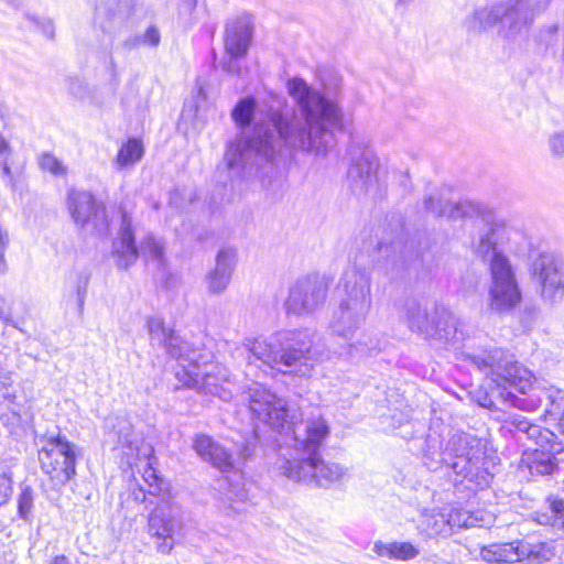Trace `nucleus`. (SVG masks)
<instances>
[{
  "label": "nucleus",
  "instance_id": "obj_37",
  "mask_svg": "<svg viewBox=\"0 0 564 564\" xmlns=\"http://www.w3.org/2000/svg\"><path fill=\"white\" fill-rule=\"evenodd\" d=\"M33 490L30 486H21V492L18 497V513L20 518L26 520L33 508Z\"/></svg>",
  "mask_w": 564,
  "mask_h": 564
},
{
  "label": "nucleus",
  "instance_id": "obj_46",
  "mask_svg": "<svg viewBox=\"0 0 564 564\" xmlns=\"http://www.w3.org/2000/svg\"><path fill=\"white\" fill-rule=\"evenodd\" d=\"M0 322L3 324L12 323V311L6 299L0 295Z\"/></svg>",
  "mask_w": 564,
  "mask_h": 564
},
{
  "label": "nucleus",
  "instance_id": "obj_26",
  "mask_svg": "<svg viewBox=\"0 0 564 564\" xmlns=\"http://www.w3.org/2000/svg\"><path fill=\"white\" fill-rule=\"evenodd\" d=\"M372 551L379 557L403 562L414 560L421 553L420 545L409 541H377L373 544Z\"/></svg>",
  "mask_w": 564,
  "mask_h": 564
},
{
  "label": "nucleus",
  "instance_id": "obj_45",
  "mask_svg": "<svg viewBox=\"0 0 564 564\" xmlns=\"http://www.w3.org/2000/svg\"><path fill=\"white\" fill-rule=\"evenodd\" d=\"M257 438V433L256 431H253L252 433V440L251 438H248L246 440L241 446L238 448V452H239V458L241 460H246L248 457H250L253 453V448H254V440Z\"/></svg>",
  "mask_w": 564,
  "mask_h": 564
},
{
  "label": "nucleus",
  "instance_id": "obj_2",
  "mask_svg": "<svg viewBox=\"0 0 564 564\" xmlns=\"http://www.w3.org/2000/svg\"><path fill=\"white\" fill-rule=\"evenodd\" d=\"M251 413L272 430L283 434L284 445L293 449L291 458H281L276 467L286 478L328 487L343 480L347 469L336 463L321 459L318 449L329 434V426L317 408L303 412L289 405L259 382L248 391Z\"/></svg>",
  "mask_w": 564,
  "mask_h": 564
},
{
  "label": "nucleus",
  "instance_id": "obj_6",
  "mask_svg": "<svg viewBox=\"0 0 564 564\" xmlns=\"http://www.w3.org/2000/svg\"><path fill=\"white\" fill-rule=\"evenodd\" d=\"M549 0H507L476 9L465 19V26L474 33L488 31L497 23L506 36L514 35L528 28L547 9Z\"/></svg>",
  "mask_w": 564,
  "mask_h": 564
},
{
  "label": "nucleus",
  "instance_id": "obj_33",
  "mask_svg": "<svg viewBox=\"0 0 564 564\" xmlns=\"http://www.w3.org/2000/svg\"><path fill=\"white\" fill-rule=\"evenodd\" d=\"M521 561L528 560L531 564H543L549 562L554 553L545 543L529 544L521 542Z\"/></svg>",
  "mask_w": 564,
  "mask_h": 564
},
{
  "label": "nucleus",
  "instance_id": "obj_57",
  "mask_svg": "<svg viewBox=\"0 0 564 564\" xmlns=\"http://www.w3.org/2000/svg\"><path fill=\"white\" fill-rule=\"evenodd\" d=\"M557 427H558V431L564 435V410H563L562 415L558 419Z\"/></svg>",
  "mask_w": 564,
  "mask_h": 564
},
{
  "label": "nucleus",
  "instance_id": "obj_58",
  "mask_svg": "<svg viewBox=\"0 0 564 564\" xmlns=\"http://www.w3.org/2000/svg\"><path fill=\"white\" fill-rule=\"evenodd\" d=\"M184 3L188 4L189 7H194L196 3V0H182Z\"/></svg>",
  "mask_w": 564,
  "mask_h": 564
},
{
  "label": "nucleus",
  "instance_id": "obj_42",
  "mask_svg": "<svg viewBox=\"0 0 564 564\" xmlns=\"http://www.w3.org/2000/svg\"><path fill=\"white\" fill-rule=\"evenodd\" d=\"M552 524L564 530V500H555L551 503Z\"/></svg>",
  "mask_w": 564,
  "mask_h": 564
},
{
  "label": "nucleus",
  "instance_id": "obj_61",
  "mask_svg": "<svg viewBox=\"0 0 564 564\" xmlns=\"http://www.w3.org/2000/svg\"><path fill=\"white\" fill-rule=\"evenodd\" d=\"M4 106L0 104V116L4 115Z\"/></svg>",
  "mask_w": 564,
  "mask_h": 564
},
{
  "label": "nucleus",
  "instance_id": "obj_22",
  "mask_svg": "<svg viewBox=\"0 0 564 564\" xmlns=\"http://www.w3.org/2000/svg\"><path fill=\"white\" fill-rule=\"evenodd\" d=\"M426 210L436 214L437 216L447 217L449 219L471 218L473 221L477 218L487 217L488 214L482 213V207L470 200L459 202H443L434 196H429L424 200Z\"/></svg>",
  "mask_w": 564,
  "mask_h": 564
},
{
  "label": "nucleus",
  "instance_id": "obj_12",
  "mask_svg": "<svg viewBox=\"0 0 564 564\" xmlns=\"http://www.w3.org/2000/svg\"><path fill=\"white\" fill-rule=\"evenodd\" d=\"M531 270L542 301L560 303L564 299V261L552 253H541L532 262Z\"/></svg>",
  "mask_w": 564,
  "mask_h": 564
},
{
  "label": "nucleus",
  "instance_id": "obj_60",
  "mask_svg": "<svg viewBox=\"0 0 564 564\" xmlns=\"http://www.w3.org/2000/svg\"><path fill=\"white\" fill-rule=\"evenodd\" d=\"M198 95L202 96L203 98H205L204 90H203L202 86L198 87Z\"/></svg>",
  "mask_w": 564,
  "mask_h": 564
},
{
  "label": "nucleus",
  "instance_id": "obj_54",
  "mask_svg": "<svg viewBox=\"0 0 564 564\" xmlns=\"http://www.w3.org/2000/svg\"><path fill=\"white\" fill-rule=\"evenodd\" d=\"M11 382H12V379H11L10 372L0 373V386L6 387V386L11 384Z\"/></svg>",
  "mask_w": 564,
  "mask_h": 564
},
{
  "label": "nucleus",
  "instance_id": "obj_31",
  "mask_svg": "<svg viewBox=\"0 0 564 564\" xmlns=\"http://www.w3.org/2000/svg\"><path fill=\"white\" fill-rule=\"evenodd\" d=\"M150 454L151 451L145 452L143 455L145 458H148L147 465L144 467L142 477L143 480L149 486V494L152 496H160L161 500L169 499V486L164 479H162L158 474L154 467L152 466V463L150 462Z\"/></svg>",
  "mask_w": 564,
  "mask_h": 564
},
{
  "label": "nucleus",
  "instance_id": "obj_20",
  "mask_svg": "<svg viewBox=\"0 0 564 564\" xmlns=\"http://www.w3.org/2000/svg\"><path fill=\"white\" fill-rule=\"evenodd\" d=\"M509 431L527 435L529 440H533L539 447L547 449L551 454H561L564 446L558 442L557 436L550 430L540 425L530 423L522 415H512L507 420Z\"/></svg>",
  "mask_w": 564,
  "mask_h": 564
},
{
  "label": "nucleus",
  "instance_id": "obj_7",
  "mask_svg": "<svg viewBox=\"0 0 564 564\" xmlns=\"http://www.w3.org/2000/svg\"><path fill=\"white\" fill-rule=\"evenodd\" d=\"M207 355L192 348L177 364L175 376L183 386L198 389L206 394L217 395L224 401L232 398L228 369L219 364H210Z\"/></svg>",
  "mask_w": 564,
  "mask_h": 564
},
{
  "label": "nucleus",
  "instance_id": "obj_9",
  "mask_svg": "<svg viewBox=\"0 0 564 564\" xmlns=\"http://www.w3.org/2000/svg\"><path fill=\"white\" fill-rule=\"evenodd\" d=\"M42 470L56 486L65 485L76 474L74 445L64 436L51 437L39 452Z\"/></svg>",
  "mask_w": 564,
  "mask_h": 564
},
{
  "label": "nucleus",
  "instance_id": "obj_19",
  "mask_svg": "<svg viewBox=\"0 0 564 564\" xmlns=\"http://www.w3.org/2000/svg\"><path fill=\"white\" fill-rule=\"evenodd\" d=\"M252 39V21L248 14L239 15L226 24L224 46L231 58L243 57Z\"/></svg>",
  "mask_w": 564,
  "mask_h": 564
},
{
  "label": "nucleus",
  "instance_id": "obj_25",
  "mask_svg": "<svg viewBox=\"0 0 564 564\" xmlns=\"http://www.w3.org/2000/svg\"><path fill=\"white\" fill-rule=\"evenodd\" d=\"M247 491L240 484H232L228 478L220 482L219 503L221 510L230 514H239L247 510Z\"/></svg>",
  "mask_w": 564,
  "mask_h": 564
},
{
  "label": "nucleus",
  "instance_id": "obj_53",
  "mask_svg": "<svg viewBox=\"0 0 564 564\" xmlns=\"http://www.w3.org/2000/svg\"><path fill=\"white\" fill-rule=\"evenodd\" d=\"M47 564H70V561L65 555H56Z\"/></svg>",
  "mask_w": 564,
  "mask_h": 564
},
{
  "label": "nucleus",
  "instance_id": "obj_56",
  "mask_svg": "<svg viewBox=\"0 0 564 564\" xmlns=\"http://www.w3.org/2000/svg\"><path fill=\"white\" fill-rule=\"evenodd\" d=\"M413 0H397L395 2V8L399 9V8H404L406 6H409Z\"/></svg>",
  "mask_w": 564,
  "mask_h": 564
},
{
  "label": "nucleus",
  "instance_id": "obj_1",
  "mask_svg": "<svg viewBox=\"0 0 564 564\" xmlns=\"http://www.w3.org/2000/svg\"><path fill=\"white\" fill-rule=\"evenodd\" d=\"M288 91L294 100L291 115L274 111L268 123L257 124L251 134L228 145L224 160L230 175L239 174L248 164L272 162L283 149L326 153L332 129L341 123L339 108L301 78L290 79Z\"/></svg>",
  "mask_w": 564,
  "mask_h": 564
},
{
  "label": "nucleus",
  "instance_id": "obj_32",
  "mask_svg": "<svg viewBox=\"0 0 564 564\" xmlns=\"http://www.w3.org/2000/svg\"><path fill=\"white\" fill-rule=\"evenodd\" d=\"M556 455L557 454H551L543 447L534 449V458L529 463L531 475H552L557 468Z\"/></svg>",
  "mask_w": 564,
  "mask_h": 564
},
{
  "label": "nucleus",
  "instance_id": "obj_11",
  "mask_svg": "<svg viewBox=\"0 0 564 564\" xmlns=\"http://www.w3.org/2000/svg\"><path fill=\"white\" fill-rule=\"evenodd\" d=\"M489 306L496 312L512 310L521 301V292L509 259H498L491 264Z\"/></svg>",
  "mask_w": 564,
  "mask_h": 564
},
{
  "label": "nucleus",
  "instance_id": "obj_14",
  "mask_svg": "<svg viewBox=\"0 0 564 564\" xmlns=\"http://www.w3.org/2000/svg\"><path fill=\"white\" fill-rule=\"evenodd\" d=\"M347 177L356 194H367L377 184L378 159L361 143L352 141L347 149Z\"/></svg>",
  "mask_w": 564,
  "mask_h": 564
},
{
  "label": "nucleus",
  "instance_id": "obj_15",
  "mask_svg": "<svg viewBox=\"0 0 564 564\" xmlns=\"http://www.w3.org/2000/svg\"><path fill=\"white\" fill-rule=\"evenodd\" d=\"M327 296V284L317 274L303 276L290 288L285 303L288 312L304 315L322 306Z\"/></svg>",
  "mask_w": 564,
  "mask_h": 564
},
{
  "label": "nucleus",
  "instance_id": "obj_50",
  "mask_svg": "<svg viewBox=\"0 0 564 564\" xmlns=\"http://www.w3.org/2000/svg\"><path fill=\"white\" fill-rule=\"evenodd\" d=\"M1 176L7 184L11 183V169L8 163V158L0 160Z\"/></svg>",
  "mask_w": 564,
  "mask_h": 564
},
{
  "label": "nucleus",
  "instance_id": "obj_5",
  "mask_svg": "<svg viewBox=\"0 0 564 564\" xmlns=\"http://www.w3.org/2000/svg\"><path fill=\"white\" fill-rule=\"evenodd\" d=\"M338 290L340 299L329 327L333 334L349 339L365 323L370 311L371 276L366 270L352 267L343 274Z\"/></svg>",
  "mask_w": 564,
  "mask_h": 564
},
{
  "label": "nucleus",
  "instance_id": "obj_10",
  "mask_svg": "<svg viewBox=\"0 0 564 564\" xmlns=\"http://www.w3.org/2000/svg\"><path fill=\"white\" fill-rule=\"evenodd\" d=\"M181 508L170 499L161 500L150 513L148 532L155 539V549L161 554H170L175 545L174 535L182 530Z\"/></svg>",
  "mask_w": 564,
  "mask_h": 564
},
{
  "label": "nucleus",
  "instance_id": "obj_30",
  "mask_svg": "<svg viewBox=\"0 0 564 564\" xmlns=\"http://www.w3.org/2000/svg\"><path fill=\"white\" fill-rule=\"evenodd\" d=\"M143 153L144 149L142 142L135 138H131L121 145L113 160V164L118 170H124L137 164L142 159Z\"/></svg>",
  "mask_w": 564,
  "mask_h": 564
},
{
  "label": "nucleus",
  "instance_id": "obj_16",
  "mask_svg": "<svg viewBox=\"0 0 564 564\" xmlns=\"http://www.w3.org/2000/svg\"><path fill=\"white\" fill-rule=\"evenodd\" d=\"M474 228L471 251L478 259L488 262L489 269L494 261L508 259L501 250L505 227L495 221L490 214L474 220Z\"/></svg>",
  "mask_w": 564,
  "mask_h": 564
},
{
  "label": "nucleus",
  "instance_id": "obj_17",
  "mask_svg": "<svg viewBox=\"0 0 564 564\" xmlns=\"http://www.w3.org/2000/svg\"><path fill=\"white\" fill-rule=\"evenodd\" d=\"M147 329L151 345L164 347L166 352L178 364L193 348L187 341L181 338L172 328H169L163 318L155 315L147 318Z\"/></svg>",
  "mask_w": 564,
  "mask_h": 564
},
{
  "label": "nucleus",
  "instance_id": "obj_38",
  "mask_svg": "<svg viewBox=\"0 0 564 564\" xmlns=\"http://www.w3.org/2000/svg\"><path fill=\"white\" fill-rule=\"evenodd\" d=\"M40 165L44 171H47L54 175H64L66 167L56 156L44 153L40 159Z\"/></svg>",
  "mask_w": 564,
  "mask_h": 564
},
{
  "label": "nucleus",
  "instance_id": "obj_48",
  "mask_svg": "<svg viewBox=\"0 0 564 564\" xmlns=\"http://www.w3.org/2000/svg\"><path fill=\"white\" fill-rule=\"evenodd\" d=\"M547 399L551 402L552 406H557L560 405V402L564 401V391L551 388L547 391Z\"/></svg>",
  "mask_w": 564,
  "mask_h": 564
},
{
  "label": "nucleus",
  "instance_id": "obj_23",
  "mask_svg": "<svg viewBox=\"0 0 564 564\" xmlns=\"http://www.w3.org/2000/svg\"><path fill=\"white\" fill-rule=\"evenodd\" d=\"M139 252L140 248L135 245L131 218L124 213L122 215L118 237L112 245V254L115 257L116 264L121 269L129 268L138 259Z\"/></svg>",
  "mask_w": 564,
  "mask_h": 564
},
{
  "label": "nucleus",
  "instance_id": "obj_44",
  "mask_svg": "<svg viewBox=\"0 0 564 564\" xmlns=\"http://www.w3.org/2000/svg\"><path fill=\"white\" fill-rule=\"evenodd\" d=\"M140 36H141V42L149 46L155 47L160 43V33H159L158 29H155L154 26H150L144 32V34L140 35Z\"/></svg>",
  "mask_w": 564,
  "mask_h": 564
},
{
  "label": "nucleus",
  "instance_id": "obj_34",
  "mask_svg": "<svg viewBox=\"0 0 564 564\" xmlns=\"http://www.w3.org/2000/svg\"><path fill=\"white\" fill-rule=\"evenodd\" d=\"M256 100L252 97L242 98L231 111V117L241 127L250 124L253 119Z\"/></svg>",
  "mask_w": 564,
  "mask_h": 564
},
{
  "label": "nucleus",
  "instance_id": "obj_62",
  "mask_svg": "<svg viewBox=\"0 0 564 564\" xmlns=\"http://www.w3.org/2000/svg\"><path fill=\"white\" fill-rule=\"evenodd\" d=\"M551 1H552V0H549V1H547V7L550 6Z\"/></svg>",
  "mask_w": 564,
  "mask_h": 564
},
{
  "label": "nucleus",
  "instance_id": "obj_29",
  "mask_svg": "<svg viewBox=\"0 0 564 564\" xmlns=\"http://www.w3.org/2000/svg\"><path fill=\"white\" fill-rule=\"evenodd\" d=\"M422 525L429 535H449L455 525L468 527V523H457L453 514L446 518L443 513H431L424 516Z\"/></svg>",
  "mask_w": 564,
  "mask_h": 564
},
{
  "label": "nucleus",
  "instance_id": "obj_21",
  "mask_svg": "<svg viewBox=\"0 0 564 564\" xmlns=\"http://www.w3.org/2000/svg\"><path fill=\"white\" fill-rule=\"evenodd\" d=\"M237 253L232 248H224L216 256L215 268L205 276L207 290L210 294L224 293L230 284L236 267Z\"/></svg>",
  "mask_w": 564,
  "mask_h": 564
},
{
  "label": "nucleus",
  "instance_id": "obj_3",
  "mask_svg": "<svg viewBox=\"0 0 564 564\" xmlns=\"http://www.w3.org/2000/svg\"><path fill=\"white\" fill-rule=\"evenodd\" d=\"M315 334L307 328L284 329L270 338H256L243 344L247 377H257L258 370H275L283 375L306 378L318 360L319 349L314 346Z\"/></svg>",
  "mask_w": 564,
  "mask_h": 564
},
{
  "label": "nucleus",
  "instance_id": "obj_59",
  "mask_svg": "<svg viewBox=\"0 0 564 564\" xmlns=\"http://www.w3.org/2000/svg\"><path fill=\"white\" fill-rule=\"evenodd\" d=\"M507 397H511V394H510V393H507ZM511 402H512L514 405L520 406V404H518V403H517V398H516V397H513V395H512V400H511Z\"/></svg>",
  "mask_w": 564,
  "mask_h": 564
},
{
  "label": "nucleus",
  "instance_id": "obj_27",
  "mask_svg": "<svg viewBox=\"0 0 564 564\" xmlns=\"http://www.w3.org/2000/svg\"><path fill=\"white\" fill-rule=\"evenodd\" d=\"M521 542L495 543L480 550V557L488 563L513 564L521 561Z\"/></svg>",
  "mask_w": 564,
  "mask_h": 564
},
{
  "label": "nucleus",
  "instance_id": "obj_28",
  "mask_svg": "<svg viewBox=\"0 0 564 564\" xmlns=\"http://www.w3.org/2000/svg\"><path fill=\"white\" fill-rule=\"evenodd\" d=\"M458 324L457 317L444 306L435 308V329L434 337L445 340H458Z\"/></svg>",
  "mask_w": 564,
  "mask_h": 564
},
{
  "label": "nucleus",
  "instance_id": "obj_18",
  "mask_svg": "<svg viewBox=\"0 0 564 564\" xmlns=\"http://www.w3.org/2000/svg\"><path fill=\"white\" fill-rule=\"evenodd\" d=\"M435 308L438 306L430 305L426 301L410 297L406 299L402 307V319L410 330L434 337L435 329Z\"/></svg>",
  "mask_w": 564,
  "mask_h": 564
},
{
  "label": "nucleus",
  "instance_id": "obj_47",
  "mask_svg": "<svg viewBox=\"0 0 564 564\" xmlns=\"http://www.w3.org/2000/svg\"><path fill=\"white\" fill-rule=\"evenodd\" d=\"M68 89L76 97H83L86 91V86L78 78H70L68 83Z\"/></svg>",
  "mask_w": 564,
  "mask_h": 564
},
{
  "label": "nucleus",
  "instance_id": "obj_4",
  "mask_svg": "<svg viewBox=\"0 0 564 564\" xmlns=\"http://www.w3.org/2000/svg\"><path fill=\"white\" fill-rule=\"evenodd\" d=\"M424 464L432 470L447 465L457 475L465 477L477 476L481 470L488 471L495 465L488 443L464 432L455 433L445 449L441 448L436 437L430 435L426 440Z\"/></svg>",
  "mask_w": 564,
  "mask_h": 564
},
{
  "label": "nucleus",
  "instance_id": "obj_51",
  "mask_svg": "<svg viewBox=\"0 0 564 564\" xmlns=\"http://www.w3.org/2000/svg\"><path fill=\"white\" fill-rule=\"evenodd\" d=\"M140 44H142V42H141V36H140V35H132V36H129V37L123 42V46H124L127 50H133V48L138 47Z\"/></svg>",
  "mask_w": 564,
  "mask_h": 564
},
{
  "label": "nucleus",
  "instance_id": "obj_55",
  "mask_svg": "<svg viewBox=\"0 0 564 564\" xmlns=\"http://www.w3.org/2000/svg\"><path fill=\"white\" fill-rule=\"evenodd\" d=\"M350 347H351V348H354V349L356 350V352H358V354H364V352H366L367 350H370V348H365V347H362V346H361V344H359V343H358V344H355V345H351Z\"/></svg>",
  "mask_w": 564,
  "mask_h": 564
},
{
  "label": "nucleus",
  "instance_id": "obj_8",
  "mask_svg": "<svg viewBox=\"0 0 564 564\" xmlns=\"http://www.w3.org/2000/svg\"><path fill=\"white\" fill-rule=\"evenodd\" d=\"M470 361L497 388L511 387L520 393H527L534 380L533 373L528 368L502 349H492L471 356Z\"/></svg>",
  "mask_w": 564,
  "mask_h": 564
},
{
  "label": "nucleus",
  "instance_id": "obj_39",
  "mask_svg": "<svg viewBox=\"0 0 564 564\" xmlns=\"http://www.w3.org/2000/svg\"><path fill=\"white\" fill-rule=\"evenodd\" d=\"M90 281V274L87 271H82L78 273L75 288H76V294H77V304L79 310H83L86 294H87V288Z\"/></svg>",
  "mask_w": 564,
  "mask_h": 564
},
{
  "label": "nucleus",
  "instance_id": "obj_35",
  "mask_svg": "<svg viewBox=\"0 0 564 564\" xmlns=\"http://www.w3.org/2000/svg\"><path fill=\"white\" fill-rule=\"evenodd\" d=\"M117 434H118V444L122 447H127L129 449L127 455L133 453V451H139L137 446V438L133 437L132 425L129 421L121 419L117 424Z\"/></svg>",
  "mask_w": 564,
  "mask_h": 564
},
{
  "label": "nucleus",
  "instance_id": "obj_43",
  "mask_svg": "<svg viewBox=\"0 0 564 564\" xmlns=\"http://www.w3.org/2000/svg\"><path fill=\"white\" fill-rule=\"evenodd\" d=\"M12 495V480L6 474H0V507L6 505Z\"/></svg>",
  "mask_w": 564,
  "mask_h": 564
},
{
  "label": "nucleus",
  "instance_id": "obj_40",
  "mask_svg": "<svg viewBox=\"0 0 564 564\" xmlns=\"http://www.w3.org/2000/svg\"><path fill=\"white\" fill-rule=\"evenodd\" d=\"M10 245V235L6 228L0 224V275L8 271V263L6 260V252Z\"/></svg>",
  "mask_w": 564,
  "mask_h": 564
},
{
  "label": "nucleus",
  "instance_id": "obj_52",
  "mask_svg": "<svg viewBox=\"0 0 564 564\" xmlns=\"http://www.w3.org/2000/svg\"><path fill=\"white\" fill-rule=\"evenodd\" d=\"M9 150L8 142L0 135V160L8 158Z\"/></svg>",
  "mask_w": 564,
  "mask_h": 564
},
{
  "label": "nucleus",
  "instance_id": "obj_13",
  "mask_svg": "<svg viewBox=\"0 0 564 564\" xmlns=\"http://www.w3.org/2000/svg\"><path fill=\"white\" fill-rule=\"evenodd\" d=\"M67 207L74 223L84 230L102 235L108 229V218L102 203L87 191L70 189Z\"/></svg>",
  "mask_w": 564,
  "mask_h": 564
},
{
  "label": "nucleus",
  "instance_id": "obj_41",
  "mask_svg": "<svg viewBox=\"0 0 564 564\" xmlns=\"http://www.w3.org/2000/svg\"><path fill=\"white\" fill-rule=\"evenodd\" d=\"M549 147L554 156H564V130L550 135Z\"/></svg>",
  "mask_w": 564,
  "mask_h": 564
},
{
  "label": "nucleus",
  "instance_id": "obj_24",
  "mask_svg": "<svg viewBox=\"0 0 564 564\" xmlns=\"http://www.w3.org/2000/svg\"><path fill=\"white\" fill-rule=\"evenodd\" d=\"M193 447L202 459L210 463L221 471L234 470L239 464L235 462L232 456L223 446L215 443L207 435H197L194 440Z\"/></svg>",
  "mask_w": 564,
  "mask_h": 564
},
{
  "label": "nucleus",
  "instance_id": "obj_49",
  "mask_svg": "<svg viewBox=\"0 0 564 564\" xmlns=\"http://www.w3.org/2000/svg\"><path fill=\"white\" fill-rule=\"evenodd\" d=\"M237 59L238 58L229 57V59L227 62L223 63V69L225 72H227L228 74H236V75H238L240 73V67H239V65L237 63Z\"/></svg>",
  "mask_w": 564,
  "mask_h": 564
},
{
  "label": "nucleus",
  "instance_id": "obj_36",
  "mask_svg": "<svg viewBox=\"0 0 564 564\" xmlns=\"http://www.w3.org/2000/svg\"><path fill=\"white\" fill-rule=\"evenodd\" d=\"M140 252L144 257L161 261L164 253V247L161 241L156 240L152 235H147L140 242Z\"/></svg>",
  "mask_w": 564,
  "mask_h": 564
}]
</instances>
